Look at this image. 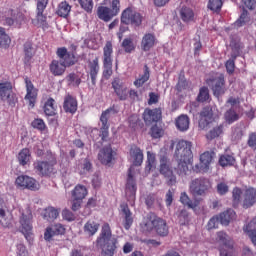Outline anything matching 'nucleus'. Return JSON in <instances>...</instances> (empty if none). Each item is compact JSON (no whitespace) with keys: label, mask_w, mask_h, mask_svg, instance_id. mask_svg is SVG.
I'll return each instance as SVG.
<instances>
[{"label":"nucleus","mask_w":256,"mask_h":256,"mask_svg":"<svg viewBox=\"0 0 256 256\" xmlns=\"http://www.w3.org/2000/svg\"><path fill=\"white\" fill-rule=\"evenodd\" d=\"M193 145L186 140H180L176 144L175 157L178 159V165L175 168L180 177H184L189 173V165H193V151H191Z\"/></svg>","instance_id":"1"},{"label":"nucleus","mask_w":256,"mask_h":256,"mask_svg":"<svg viewBox=\"0 0 256 256\" xmlns=\"http://www.w3.org/2000/svg\"><path fill=\"white\" fill-rule=\"evenodd\" d=\"M97 247L101 249L102 256H113L117 254L119 249V240L111 232V226L109 223H105L102 226L101 232L96 239Z\"/></svg>","instance_id":"2"},{"label":"nucleus","mask_w":256,"mask_h":256,"mask_svg":"<svg viewBox=\"0 0 256 256\" xmlns=\"http://www.w3.org/2000/svg\"><path fill=\"white\" fill-rule=\"evenodd\" d=\"M141 229L144 233H151V231H155L159 237H167V235H169V226L167 225V221L153 212L146 215L141 223Z\"/></svg>","instance_id":"3"},{"label":"nucleus","mask_w":256,"mask_h":256,"mask_svg":"<svg viewBox=\"0 0 256 256\" xmlns=\"http://www.w3.org/2000/svg\"><path fill=\"white\" fill-rule=\"evenodd\" d=\"M186 109L191 115H193V117H195V115H199L200 119L198 122V127L202 130L208 129L209 125L215 121L212 106H206L201 112H199V101L196 100L187 105Z\"/></svg>","instance_id":"4"},{"label":"nucleus","mask_w":256,"mask_h":256,"mask_svg":"<svg viewBox=\"0 0 256 256\" xmlns=\"http://www.w3.org/2000/svg\"><path fill=\"white\" fill-rule=\"evenodd\" d=\"M190 193L193 197H205L211 191V180L205 177H199L191 181Z\"/></svg>","instance_id":"5"},{"label":"nucleus","mask_w":256,"mask_h":256,"mask_svg":"<svg viewBox=\"0 0 256 256\" xmlns=\"http://www.w3.org/2000/svg\"><path fill=\"white\" fill-rule=\"evenodd\" d=\"M33 219V213L31 208H26L25 213H22L20 217L21 233L24 235L28 243H33V224L31 220Z\"/></svg>","instance_id":"6"},{"label":"nucleus","mask_w":256,"mask_h":256,"mask_svg":"<svg viewBox=\"0 0 256 256\" xmlns=\"http://www.w3.org/2000/svg\"><path fill=\"white\" fill-rule=\"evenodd\" d=\"M160 159V174L166 179L168 187H173L177 183V176L173 173L171 166H169V158L164 155H159Z\"/></svg>","instance_id":"7"},{"label":"nucleus","mask_w":256,"mask_h":256,"mask_svg":"<svg viewBox=\"0 0 256 256\" xmlns=\"http://www.w3.org/2000/svg\"><path fill=\"white\" fill-rule=\"evenodd\" d=\"M207 85L213 92L214 97L219 99L225 95L227 88L225 87V76L220 74L219 76H212L206 80Z\"/></svg>","instance_id":"8"},{"label":"nucleus","mask_w":256,"mask_h":256,"mask_svg":"<svg viewBox=\"0 0 256 256\" xmlns=\"http://www.w3.org/2000/svg\"><path fill=\"white\" fill-rule=\"evenodd\" d=\"M122 23L130 24L133 27H141L143 16L137 11H133L132 7H127L121 13Z\"/></svg>","instance_id":"9"},{"label":"nucleus","mask_w":256,"mask_h":256,"mask_svg":"<svg viewBox=\"0 0 256 256\" xmlns=\"http://www.w3.org/2000/svg\"><path fill=\"white\" fill-rule=\"evenodd\" d=\"M125 194H126L127 201H129V203L133 205L137 197V182L133 177V173L131 172V169H128V177L126 182Z\"/></svg>","instance_id":"10"},{"label":"nucleus","mask_w":256,"mask_h":256,"mask_svg":"<svg viewBox=\"0 0 256 256\" xmlns=\"http://www.w3.org/2000/svg\"><path fill=\"white\" fill-rule=\"evenodd\" d=\"M34 169L40 177H51L55 175V166L47 161L34 162Z\"/></svg>","instance_id":"11"},{"label":"nucleus","mask_w":256,"mask_h":256,"mask_svg":"<svg viewBox=\"0 0 256 256\" xmlns=\"http://www.w3.org/2000/svg\"><path fill=\"white\" fill-rule=\"evenodd\" d=\"M218 251H225L235 248V241L225 231L217 232Z\"/></svg>","instance_id":"12"},{"label":"nucleus","mask_w":256,"mask_h":256,"mask_svg":"<svg viewBox=\"0 0 256 256\" xmlns=\"http://www.w3.org/2000/svg\"><path fill=\"white\" fill-rule=\"evenodd\" d=\"M57 235H65V226L63 224H53L48 226L44 232V239L50 243Z\"/></svg>","instance_id":"13"},{"label":"nucleus","mask_w":256,"mask_h":256,"mask_svg":"<svg viewBox=\"0 0 256 256\" xmlns=\"http://www.w3.org/2000/svg\"><path fill=\"white\" fill-rule=\"evenodd\" d=\"M16 185H18V187H24V189H29L30 191H37L39 189L37 180L27 175L18 176L16 178Z\"/></svg>","instance_id":"14"},{"label":"nucleus","mask_w":256,"mask_h":256,"mask_svg":"<svg viewBox=\"0 0 256 256\" xmlns=\"http://www.w3.org/2000/svg\"><path fill=\"white\" fill-rule=\"evenodd\" d=\"M112 89H114V93H116L119 101H127L129 94H127V87L123 85V80L119 77H116L112 81Z\"/></svg>","instance_id":"15"},{"label":"nucleus","mask_w":256,"mask_h":256,"mask_svg":"<svg viewBox=\"0 0 256 256\" xmlns=\"http://www.w3.org/2000/svg\"><path fill=\"white\" fill-rule=\"evenodd\" d=\"M161 108L149 109L146 108L143 113V120L146 125H151L152 123H157L161 119Z\"/></svg>","instance_id":"16"},{"label":"nucleus","mask_w":256,"mask_h":256,"mask_svg":"<svg viewBox=\"0 0 256 256\" xmlns=\"http://www.w3.org/2000/svg\"><path fill=\"white\" fill-rule=\"evenodd\" d=\"M155 45H157V37L155 36V34L146 33L142 37L140 46L142 51H144L145 53H147V51H151V49H153Z\"/></svg>","instance_id":"17"},{"label":"nucleus","mask_w":256,"mask_h":256,"mask_svg":"<svg viewBox=\"0 0 256 256\" xmlns=\"http://www.w3.org/2000/svg\"><path fill=\"white\" fill-rule=\"evenodd\" d=\"M256 203V189L255 188H248L245 190L243 194V202L242 207L243 209H250Z\"/></svg>","instance_id":"18"},{"label":"nucleus","mask_w":256,"mask_h":256,"mask_svg":"<svg viewBox=\"0 0 256 256\" xmlns=\"http://www.w3.org/2000/svg\"><path fill=\"white\" fill-rule=\"evenodd\" d=\"M98 159L102 165H109L113 161V148L111 144L104 146L98 153Z\"/></svg>","instance_id":"19"},{"label":"nucleus","mask_w":256,"mask_h":256,"mask_svg":"<svg viewBox=\"0 0 256 256\" xmlns=\"http://www.w3.org/2000/svg\"><path fill=\"white\" fill-rule=\"evenodd\" d=\"M120 209L122 215L124 216V229H126V231H129L131 229V226L133 225V213L131 212V209H129V205L127 203H122L120 205Z\"/></svg>","instance_id":"20"},{"label":"nucleus","mask_w":256,"mask_h":256,"mask_svg":"<svg viewBox=\"0 0 256 256\" xmlns=\"http://www.w3.org/2000/svg\"><path fill=\"white\" fill-rule=\"evenodd\" d=\"M174 217L176 218L177 223L180 224L182 227L189 225V222L191 221V218L189 217V211H187V209L185 208H179L174 213Z\"/></svg>","instance_id":"21"},{"label":"nucleus","mask_w":256,"mask_h":256,"mask_svg":"<svg viewBox=\"0 0 256 256\" xmlns=\"http://www.w3.org/2000/svg\"><path fill=\"white\" fill-rule=\"evenodd\" d=\"M190 119L189 116L185 114H181L175 119V127L181 133H185V131H189Z\"/></svg>","instance_id":"22"},{"label":"nucleus","mask_w":256,"mask_h":256,"mask_svg":"<svg viewBox=\"0 0 256 256\" xmlns=\"http://www.w3.org/2000/svg\"><path fill=\"white\" fill-rule=\"evenodd\" d=\"M130 156L134 159V167H141L143 164V150L136 145L131 146Z\"/></svg>","instance_id":"23"},{"label":"nucleus","mask_w":256,"mask_h":256,"mask_svg":"<svg viewBox=\"0 0 256 256\" xmlns=\"http://www.w3.org/2000/svg\"><path fill=\"white\" fill-rule=\"evenodd\" d=\"M104 60L103 65L104 67H113V58H111V55H113V44L111 41L106 42L104 48Z\"/></svg>","instance_id":"24"},{"label":"nucleus","mask_w":256,"mask_h":256,"mask_svg":"<svg viewBox=\"0 0 256 256\" xmlns=\"http://www.w3.org/2000/svg\"><path fill=\"white\" fill-rule=\"evenodd\" d=\"M235 210L233 209H227L224 212L217 215L218 220L220 221L221 225L224 227L229 226V223L235 219Z\"/></svg>","instance_id":"25"},{"label":"nucleus","mask_w":256,"mask_h":256,"mask_svg":"<svg viewBox=\"0 0 256 256\" xmlns=\"http://www.w3.org/2000/svg\"><path fill=\"white\" fill-rule=\"evenodd\" d=\"M63 109L65 113H76L77 112V99L71 95H67L64 98Z\"/></svg>","instance_id":"26"},{"label":"nucleus","mask_w":256,"mask_h":256,"mask_svg":"<svg viewBox=\"0 0 256 256\" xmlns=\"http://www.w3.org/2000/svg\"><path fill=\"white\" fill-rule=\"evenodd\" d=\"M97 17L101 21H104L105 23H109L113 17H115L112 13L109 7L107 6H99L97 9Z\"/></svg>","instance_id":"27"},{"label":"nucleus","mask_w":256,"mask_h":256,"mask_svg":"<svg viewBox=\"0 0 256 256\" xmlns=\"http://www.w3.org/2000/svg\"><path fill=\"white\" fill-rule=\"evenodd\" d=\"M65 69L67 68L62 64L61 60H53L50 64V72L55 77L63 75V73H65Z\"/></svg>","instance_id":"28"},{"label":"nucleus","mask_w":256,"mask_h":256,"mask_svg":"<svg viewBox=\"0 0 256 256\" xmlns=\"http://www.w3.org/2000/svg\"><path fill=\"white\" fill-rule=\"evenodd\" d=\"M87 194H88L87 187H85L84 185L78 184L72 190V199L83 201V199L87 197Z\"/></svg>","instance_id":"29"},{"label":"nucleus","mask_w":256,"mask_h":256,"mask_svg":"<svg viewBox=\"0 0 256 256\" xmlns=\"http://www.w3.org/2000/svg\"><path fill=\"white\" fill-rule=\"evenodd\" d=\"M98 74H99V58H95L92 62H90V79L94 87L95 85H97Z\"/></svg>","instance_id":"30"},{"label":"nucleus","mask_w":256,"mask_h":256,"mask_svg":"<svg viewBox=\"0 0 256 256\" xmlns=\"http://www.w3.org/2000/svg\"><path fill=\"white\" fill-rule=\"evenodd\" d=\"M83 231L85 235H88V237H93L95 233L99 231V223L89 220L83 227Z\"/></svg>","instance_id":"31"},{"label":"nucleus","mask_w":256,"mask_h":256,"mask_svg":"<svg viewBox=\"0 0 256 256\" xmlns=\"http://www.w3.org/2000/svg\"><path fill=\"white\" fill-rule=\"evenodd\" d=\"M41 216L46 221H55V219L59 217V210L55 209L54 207H48L42 211Z\"/></svg>","instance_id":"32"},{"label":"nucleus","mask_w":256,"mask_h":256,"mask_svg":"<svg viewBox=\"0 0 256 256\" xmlns=\"http://www.w3.org/2000/svg\"><path fill=\"white\" fill-rule=\"evenodd\" d=\"M69 13H71V5H69L67 1L61 2L56 10V15H58V17L67 19V17H69Z\"/></svg>","instance_id":"33"},{"label":"nucleus","mask_w":256,"mask_h":256,"mask_svg":"<svg viewBox=\"0 0 256 256\" xmlns=\"http://www.w3.org/2000/svg\"><path fill=\"white\" fill-rule=\"evenodd\" d=\"M215 158V152H204L200 155V163L201 167L204 169H209V165L213 163V159Z\"/></svg>","instance_id":"34"},{"label":"nucleus","mask_w":256,"mask_h":256,"mask_svg":"<svg viewBox=\"0 0 256 256\" xmlns=\"http://www.w3.org/2000/svg\"><path fill=\"white\" fill-rule=\"evenodd\" d=\"M150 77H151V70L149 69V66L145 64L143 75L134 81L135 87H143V85H145V83L149 81Z\"/></svg>","instance_id":"35"},{"label":"nucleus","mask_w":256,"mask_h":256,"mask_svg":"<svg viewBox=\"0 0 256 256\" xmlns=\"http://www.w3.org/2000/svg\"><path fill=\"white\" fill-rule=\"evenodd\" d=\"M7 207L5 206V201L0 199V223L2 227H13V224L11 222V219L5 218V211Z\"/></svg>","instance_id":"36"},{"label":"nucleus","mask_w":256,"mask_h":256,"mask_svg":"<svg viewBox=\"0 0 256 256\" xmlns=\"http://www.w3.org/2000/svg\"><path fill=\"white\" fill-rule=\"evenodd\" d=\"M128 123L130 129H133V131H137V129H143V127L145 126V124H143V121L139 119V116H137V114H132L131 116H129Z\"/></svg>","instance_id":"37"},{"label":"nucleus","mask_w":256,"mask_h":256,"mask_svg":"<svg viewBox=\"0 0 256 256\" xmlns=\"http://www.w3.org/2000/svg\"><path fill=\"white\" fill-rule=\"evenodd\" d=\"M230 47L232 49L231 57L237 59L241 55V41L237 38H232L230 41Z\"/></svg>","instance_id":"38"},{"label":"nucleus","mask_w":256,"mask_h":256,"mask_svg":"<svg viewBox=\"0 0 256 256\" xmlns=\"http://www.w3.org/2000/svg\"><path fill=\"white\" fill-rule=\"evenodd\" d=\"M180 17L184 23H189V21H193V17H195V13L193 10L187 6H183L180 9Z\"/></svg>","instance_id":"39"},{"label":"nucleus","mask_w":256,"mask_h":256,"mask_svg":"<svg viewBox=\"0 0 256 256\" xmlns=\"http://www.w3.org/2000/svg\"><path fill=\"white\" fill-rule=\"evenodd\" d=\"M100 121L102 123V126L100 128V134L101 141H107L109 139V121L105 118H100Z\"/></svg>","instance_id":"40"},{"label":"nucleus","mask_w":256,"mask_h":256,"mask_svg":"<svg viewBox=\"0 0 256 256\" xmlns=\"http://www.w3.org/2000/svg\"><path fill=\"white\" fill-rule=\"evenodd\" d=\"M11 45V37L5 32V28L0 27V49H9Z\"/></svg>","instance_id":"41"},{"label":"nucleus","mask_w":256,"mask_h":256,"mask_svg":"<svg viewBox=\"0 0 256 256\" xmlns=\"http://www.w3.org/2000/svg\"><path fill=\"white\" fill-rule=\"evenodd\" d=\"M180 202L182 205H185L188 207V209H196L197 205H199V202H193L191 198H189V195H187V192H182L180 195Z\"/></svg>","instance_id":"42"},{"label":"nucleus","mask_w":256,"mask_h":256,"mask_svg":"<svg viewBox=\"0 0 256 256\" xmlns=\"http://www.w3.org/2000/svg\"><path fill=\"white\" fill-rule=\"evenodd\" d=\"M55 99L49 98L44 104V113L48 117H53L55 115Z\"/></svg>","instance_id":"43"},{"label":"nucleus","mask_w":256,"mask_h":256,"mask_svg":"<svg viewBox=\"0 0 256 256\" xmlns=\"http://www.w3.org/2000/svg\"><path fill=\"white\" fill-rule=\"evenodd\" d=\"M13 92V85L10 82L0 83V99L3 100Z\"/></svg>","instance_id":"44"},{"label":"nucleus","mask_w":256,"mask_h":256,"mask_svg":"<svg viewBox=\"0 0 256 256\" xmlns=\"http://www.w3.org/2000/svg\"><path fill=\"white\" fill-rule=\"evenodd\" d=\"M210 98L211 95L209 94V88L207 86H202L199 89L196 101H198V103H205L206 101H209Z\"/></svg>","instance_id":"45"},{"label":"nucleus","mask_w":256,"mask_h":256,"mask_svg":"<svg viewBox=\"0 0 256 256\" xmlns=\"http://www.w3.org/2000/svg\"><path fill=\"white\" fill-rule=\"evenodd\" d=\"M29 159H31V153L28 148L22 149L18 154V161L20 165L25 167L27 163H29Z\"/></svg>","instance_id":"46"},{"label":"nucleus","mask_w":256,"mask_h":256,"mask_svg":"<svg viewBox=\"0 0 256 256\" xmlns=\"http://www.w3.org/2000/svg\"><path fill=\"white\" fill-rule=\"evenodd\" d=\"M241 195H243L241 188L235 187L232 191V205L234 209L239 207V204L241 203Z\"/></svg>","instance_id":"47"},{"label":"nucleus","mask_w":256,"mask_h":256,"mask_svg":"<svg viewBox=\"0 0 256 256\" xmlns=\"http://www.w3.org/2000/svg\"><path fill=\"white\" fill-rule=\"evenodd\" d=\"M34 50H33V44L31 42H25L24 43V62L29 63L31 59H33L34 55Z\"/></svg>","instance_id":"48"},{"label":"nucleus","mask_w":256,"mask_h":256,"mask_svg":"<svg viewBox=\"0 0 256 256\" xmlns=\"http://www.w3.org/2000/svg\"><path fill=\"white\" fill-rule=\"evenodd\" d=\"M62 65L64 67H73L77 63L78 59L75 57V53L69 52L62 60Z\"/></svg>","instance_id":"49"},{"label":"nucleus","mask_w":256,"mask_h":256,"mask_svg":"<svg viewBox=\"0 0 256 256\" xmlns=\"http://www.w3.org/2000/svg\"><path fill=\"white\" fill-rule=\"evenodd\" d=\"M223 133V125L220 124L219 126L214 127L206 134V139L208 141H213V139H217Z\"/></svg>","instance_id":"50"},{"label":"nucleus","mask_w":256,"mask_h":256,"mask_svg":"<svg viewBox=\"0 0 256 256\" xmlns=\"http://www.w3.org/2000/svg\"><path fill=\"white\" fill-rule=\"evenodd\" d=\"M219 165L221 167H231V166L235 165V157H233L229 154L222 155L219 158Z\"/></svg>","instance_id":"51"},{"label":"nucleus","mask_w":256,"mask_h":256,"mask_svg":"<svg viewBox=\"0 0 256 256\" xmlns=\"http://www.w3.org/2000/svg\"><path fill=\"white\" fill-rule=\"evenodd\" d=\"M188 87H189V82H187V79L185 78V75H180L179 78H178V82L176 84V87H175L176 91L178 93H182Z\"/></svg>","instance_id":"52"},{"label":"nucleus","mask_w":256,"mask_h":256,"mask_svg":"<svg viewBox=\"0 0 256 256\" xmlns=\"http://www.w3.org/2000/svg\"><path fill=\"white\" fill-rule=\"evenodd\" d=\"M251 21V17H249V11L247 9L243 8L242 13L238 20L236 21V24L238 27H243V25H247Z\"/></svg>","instance_id":"53"},{"label":"nucleus","mask_w":256,"mask_h":256,"mask_svg":"<svg viewBox=\"0 0 256 256\" xmlns=\"http://www.w3.org/2000/svg\"><path fill=\"white\" fill-rule=\"evenodd\" d=\"M165 131L163 128L159 127L157 124L153 125L150 128V135L152 139H161L163 137Z\"/></svg>","instance_id":"54"},{"label":"nucleus","mask_w":256,"mask_h":256,"mask_svg":"<svg viewBox=\"0 0 256 256\" xmlns=\"http://www.w3.org/2000/svg\"><path fill=\"white\" fill-rule=\"evenodd\" d=\"M109 10L114 17H117L121 13V0H112Z\"/></svg>","instance_id":"55"},{"label":"nucleus","mask_w":256,"mask_h":256,"mask_svg":"<svg viewBox=\"0 0 256 256\" xmlns=\"http://www.w3.org/2000/svg\"><path fill=\"white\" fill-rule=\"evenodd\" d=\"M121 47H123L125 53H133L135 51V44L131 38H125L122 41Z\"/></svg>","instance_id":"56"},{"label":"nucleus","mask_w":256,"mask_h":256,"mask_svg":"<svg viewBox=\"0 0 256 256\" xmlns=\"http://www.w3.org/2000/svg\"><path fill=\"white\" fill-rule=\"evenodd\" d=\"M2 101H6L8 103L9 107L15 108L17 103H19V97H17V94L15 92H12L8 94Z\"/></svg>","instance_id":"57"},{"label":"nucleus","mask_w":256,"mask_h":256,"mask_svg":"<svg viewBox=\"0 0 256 256\" xmlns=\"http://www.w3.org/2000/svg\"><path fill=\"white\" fill-rule=\"evenodd\" d=\"M221 7H223L222 0H209L207 5V8L210 9V11H214V13H219Z\"/></svg>","instance_id":"58"},{"label":"nucleus","mask_w":256,"mask_h":256,"mask_svg":"<svg viewBox=\"0 0 256 256\" xmlns=\"http://www.w3.org/2000/svg\"><path fill=\"white\" fill-rule=\"evenodd\" d=\"M225 119L229 125L231 123H235V121H239V114L235 112L233 108H230L226 113H225Z\"/></svg>","instance_id":"59"},{"label":"nucleus","mask_w":256,"mask_h":256,"mask_svg":"<svg viewBox=\"0 0 256 256\" xmlns=\"http://www.w3.org/2000/svg\"><path fill=\"white\" fill-rule=\"evenodd\" d=\"M26 83V96L25 99H33L35 97V86L33 85V82L29 80L28 78L25 79Z\"/></svg>","instance_id":"60"},{"label":"nucleus","mask_w":256,"mask_h":256,"mask_svg":"<svg viewBox=\"0 0 256 256\" xmlns=\"http://www.w3.org/2000/svg\"><path fill=\"white\" fill-rule=\"evenodd\" d=\"M78 3L86 13H93V0H78Z\"/></svg>","instance_id":"61"},{"label":"nucleus","mask_w":256,"mask_h":256,"mask_svg":"<svg viewBox=\"0 0 256 256\" xmlns=\"http://www.w3.org/2000/svg\"><path fill=\"white\" fill-rule=\"evenodd\" d=\"M236 60H237V58H233V56H231V58L226 61L225 67H226V71H227L228 75H233V73H235V61Z\"/></svg>","instance_id":"62"},{"label":"nucleus","mask_w":256,"mask_h":256,"mask_svg":"<svg viewBox=\"0 0 256 256\" xmlns=\"http://www.w3.org/2000/svg\"><path fill=\"white\" fill-rule=\"evenodd\" d=\"M67 80L73 85V87H79L81 85V78L75 73H70L67 76Z\"/></svg>","instance_id":"63"},{"label":"nucleus","mask_w":256,"mask_h":256,"mask_svg":"<svg viewBox=\"0 0 256 256\" xmlns=\"http://www.w3.org/2000/svg\"><path fill=\"white\" fill-rule=\"evenodd\" d=\"M154 165H155V154L151 152H147L146 171H150L151 169H153Z\"/></svg>","instance_id":"64"}]
</instances>
